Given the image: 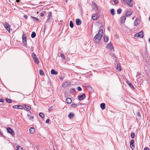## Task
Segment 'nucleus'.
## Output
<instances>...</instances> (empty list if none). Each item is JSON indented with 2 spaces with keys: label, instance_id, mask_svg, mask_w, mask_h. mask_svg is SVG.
Returning a JSON list of instances; mask_svg holds the SVG:
<instances>
[{
  "label": "nucleus",
  "instance_id": "obj_1",
  "mask_svg": "<svg viewBox=\"0 0 150 150\" xmlns=\"http://www.w3.org/2000/svg\"><path fill=\"white\" fill-rule=\"evenodd\" d=\"M124 4H127L129 7H132L133 4L132 0H121Z\"/></svg>",
  "mask_w": 150,
  "mask_h": 150
},
{
  "label": "nucleus",
  "instance_id": "obj_2",
  "mask_svg": "<svg viewBox=\"0 0 150 150\" xmlns=\"http://www.w3.org/2000/svg\"><path fill=\"white\" fill-rule=\"evenodd\" d=\"M101 38V35L100 36V35L98 36L97 35H96L93 39L94 42L96 43H99L100 41Z\"/></svg>",
  "mask_w": 150,
  "mask_h": 150
},
{
  "label": "nucleus",
  "instance_id": "obj_3",
  "mask_svg": "<svg viewBox=\"0 0 150 150\" xmlns=\"http://www.w3.org/2000/svg\"><path fill=\"white\" fill-rule=\"evenodd\" d=\"M3 24L6 29L9 32H10V25L7 22H5L3 23Z\"/></svg>",
  "mask_w": 150,
  "mask_h": 150
},
{
  "label": "nucleus",
  "instance_id": "obj_4",
  "mask_svg": "<svg viewBox=\"0 0 150 150\" xmlns=\"http://www.w3.org/2000/svg\"><path fill=\"white\" fill-rule=\"evenodd\" d=\"M22 36V40L24 44L26 45V44L27 43V37L25 34L23 32V33Z\"/></svg>",
  "mask_w": 150,
  "mask_h": 150
},
{
  "label": "nucleus",
  "instance_id": "obj_5",
  "mask_svg": "<svg viewBox=\"0 0 150 150\" xmlns=\"http://www.w3.org/2000/svg\"><path fill=\"white\" fill-rule=\"evenodd\" d=\"M86 95L85 94L83 93L82 95H79L78 96V98L80 100H83L86 97Z\"/></svg>",
  "mask_w": 150,
  "mask_h": 150
},
{
  "label": "nucleus",
  "instance_id": "obj_6",
  "mask_svg": "<svg viewBox=\"0 0 150 150\" xmlns=\"http://www.w3.org/2000/svg\"><path fill=\"white\" fill-rule=\"evenodd\" d=\"M7 130L8 132L10 133L11 135H13L14 134V131L10 127H8L7 128Z\"/></svg>",
  "mask_w": 150,
  "mask_h": 150
},
{
  "label": "nucleus",
  "instance_id": "obj_7",
  "mask_svg": "<svg viewBox=\"0 0 150 150\" xmlns=\"http://www.w3.org/2000/svg\"><path fill=\"white\" fill-rule=\"evenodd\" d=\"M134 139H132L130 142V147L132 150L134 149Z\"/></svg>",
  "mask_w": 150,
  "mask_h": 150
},
{
  "label": "nucleus",
  "instance_id": "obj_8",
  "mask_svg": "<svg viewBox=\"0 0 150 150\" xmlns=\"http://www.w3.org/2000/svg\"><path fill=\"white\" fill-rule=\"evenodd\" d=\"M13 107L18 109H23V108L21 105H14L13 106Z\"/></svg>",
  "mask_w": 150,
  "mask_h": 150
},
{
  "label": "nucleus",
  "instance_id": "obj_9",
  "mask_svg": "<svg viewBox=\"0 0 150 150\" xmlns=\"http://www.w3.org/2000/svg\"><path fill=\"white\" fill-rule=\"evenodd\" d=\"M69 82L68 81H66L63 83L62 85V87L65 88L67 86L69 85Z\"/></svg>",
  "mask_w": 150,
  "mask_h": 150
},
{
  "label": "nucleus",
  "instance_id": "obj_10",
  "mask_svg": "<svg viewBox=\"0 0 150 150\" xmlns=\"http://www.w3.org/2000/svg\"><path fill=\"white\" fill-rule=\"evenodd\" d=\"M140 23V21L139 19L137 18L134 22V25H138Z\"/></svg>",
  "mask_w": 150,
  "mask_h": 150
},
{
  "label": "nucleus",
  "instance_id": "obj_11",
  "mask_svg": "<svg viewBox=\"0 0 150 150\" xmlns=\"http://www.w3.org/2000/svg\"><path fill=\"white\" fill-rule=\"evenodd\" d=\"M76 24L77 25H79L81 24V20L79 19H76Z\"/></svg>",
  "mask_w": 150,
  "mask_h": 150
},
{
  "label": "nucleus",
  "instance_id": "obj_12",
  "mask_svg": "<svg viewBox=\"0 0 150 150\" xmlns=\"http://www.w3.org/2000/svg\"><path fill=\"white\" fill-rule=\"evenodd\" d=\"M66 103L69 104H70L71 103V100L69 98H67L66 99Z\"/></svg>",
  "mask_w": 150,
  "mask_h": 150
},
{
  "label": "nucleus",
  "instance_id": "obj_13",
  "mask_svg": "<svg viewBox=\"0 0 150 150\" xmlns=\"http://www.w3.org/2000/svg\"><path fill=\"white\" fill-rule=\"evenodd\" d=\"M139 37L143 38L144 37L143 32L142 31H141L139 33H138Z\"/></svg>",
  "mask_w": 150,
  "mask_h": 150
},
{
  "label": "nucleus",
  "instance_id": "obj_14",
  "mask_svg": "<svg viewBox=\"0 0 150 150\" xmlns=\"http://www.w3.org/2000/svg\"><path fill=\"white\" fill-rule=\"evenodd\" d=\"M92 6L94 10H97L98 9L97 5L95 3H93Z\"/></svg>",
  "mask_w": 150,
  "mask_h": 150
},
{
  "label": "nucleus",
  "instance_id": "obj_15",
  "mask_svg": "<svg viewBox=\"0 0 150 150\" xmlns=\"http://www.w3.org/2000/svg\"><path fill=\"white\" fill-rule=\"evenodd\" d=\"M103 30L102 29H100L98 33L96 35H100V36L101 35V37H102L103 36Z\"/></svg>",
  "mask_w": 150,
  "mask_h": 150
},
{
  "label": "nucleus",
  "instance_id": "obj_16",
  "mask_svg": "<svg viewBox=\"0 0 150 150\" xmlns=\"http://www.w3.org/2000/svg\"><path fill=\"white\" fill-rule=\"evenodd\" d=\"M125 19H126L125 16H123L121 18L120 23H124V22L125 20Z\"/></svg>",
  "mask_w": 150,
  "mask_h": 150
},
{
  "label": "nucleus",
  "instance_id": "obj_17",
  "mask_svg": "<svg viewBox=\"0 0 150 150\" xmlns=\"http://www.w3.org/2000/svg\"><path fill=\"white\" fill-rule=\"evenodd\" d=\"M126 83H127L131 88H132L133 89H134V88L133 86L132 85V83L129 82V81H126Z\"/></svg>",
  "mask_w": 150,
  "mask_h": 150
},
{
  "label": "nucleus",
  "instance_id": "obj_18",
  "mask_svg": "<svg viewBox=\"0 0 150 150\" xmlns=\"http://www.w3.org/2000/svg\"><path fill=\"white\" fill-rule=\"evenodd\" d=\"M35 131V129L33 127H31L30 128L29 131L31 133H33Z\"/></svg>",
  "mask_w": 150,
  "mask_h": 150
},
{
  "label": "nucleus",
  "instance_id": "obj_19",
  "mask_svg": "<svg viewBox=\"0 0 150 150\" xmlns=\"http://www.w3.org/2000/svg\"><path fill=\"white\" fill-rule=\"evenodd\" d=\"M51 73L52 74L56 75L57 74V72L54 69H52L51 70Z\"/></svg>",
  "mask_w": 150,
  "mask_h": 150
},
{
  "label": "nucleus",
  "instance_id": "obj_20",
  "mask_svg": "<svg viewBox=\"0 0 150 150\" xmlns=\"http://www.w3.org/2000/svg\"><path fill=\"white\" fill-rule=\"evenodd\" d=\"M107 47H109V48L110 49H112L113 48V46L111 43H109L107 44Z\"/></svg>",
  "mask_w": 150,
  "mask_h": 150
},
{
  "label": "nucleus",
  "instance_id": "obj_21",
  "mask_svg": "<svg viewBox=\"0 0 150 150\" xmlns=\"http://www.w3.org/2000/svg\"><path fill=\"white\" fill-rule=\"evenodd\" d=\"M104 39L105 42H107L108 40V36L106 35H104Z\"/></svg>",
  "mask_w": 150,
  "mask_h": 150
},
{
  "label": "nucleus",
  "instance_id": "obj_22",
  "mask_svg": "<svg viewBox=\"0 0 150 150\" xmlns=\"http://www.w3.org/2000/svg\"><path fill=\"white\" fill-rule=\"evenodd\" d=\"M33 60H34L35 62V63H36V64H38L40 62L39 61L38 58L37 57H35V58L33 59Z\"/></svg>",
  "mask_w": 150,
  "mask_h": 150
},
{
  "label": "nucleus",
  "instance_id": "obj_23",
  "mask_svg": "<svg viewBox=\"0 0 150 150\" xmlns=\"http://www.w3.org/2000/svg\"><path fill=\"white\" fill-rule=\"evenodd\" d=\"M132 13L131 11H127L125 14V15L127 16H128L131 15Z\"/></svg>",
  "mask_w": 150,
  "mask_h": 150
},
{
  "label": "nucleus",
  "instance_id": "obj_24",
  "mask_svg": "<svg viewBox=\"0 0 150 150\" xmlns=\"http://www.w3.org/2000/svg\"><path fill=\"white\" fill-rule=\"evenodd\" d=\"M105 104L104 103H102L100 105V108L102 110H104L105 109Z\"/></svg>",
  "mask_w": 150,
  "mask_h": 150
},
{
  "label": "nucleus",
  "instance_id": "obj_25",
  "mask_svg": "<svg viewBox=\"0 0 150 150\" xmlns=\"http://www.w3.org/2000/svg\"><path fill=\"white\" fill-rule=\"evenodd\" d=\"M48 18L47 19V21H49V20L50 19V18L52 17V13L51 12H49L48 13Z\"/></svg>",
  "mask_w": 150,
  "mask_h": 150
},
{
  "label": "nucleus",
  "instance_id": "obj_26",
  "mask_svg": "<svg viewBox=\"0 0 150 150\" xmlns=\"http://www.w3.org/2000/svg\"><path fill=\"white\" fill-rule=\"evenodd\" d=\"M76 91V90L74 88H72L70 90V92L71 93L73 94L74 92Z\"/></svg>",
  "mask_w": 150,
  "mask_h": 150
},
{
  "label": "nucleus",
  "instance_id": "obj_27",
  "mask_svg": "<svg viewBox=\"0 0 150 150\" xmlns=\"http://www.w3.org/2000/svg\"><path fill=\"white\" fill-rule=\"evenodd\" d=\"M96 14H93L92 16V18L94 20H97V16L96 17Z\"/></svg>",
  "mask_w": 150,
  "mask_h": 150
},
{
  "label": "nucleus",
  "instance_id": "obj_28",
  "mask_svg": "<svg viewBox=\"0 0 150 150\" xmlns=\"http://www.w3.org/2000/svg\"><path fill=\"white\" fill-rule=\"evenodd\" d=\"M74 117V114L72 113H70L68 115V117L70 118H72Z\"/></svg>",
  "mask_w": 150,
  "mask_h": 150
},
{
  "label": "nucleus",
  "instance_id": "obj_29",
  "mask_svg": "<svg viewBox=\"0 0 150 150\" xmlns=\"http://www.w3.org/2000/svg\"><path fill=\"white\" fill-rule=\"evenodd\" d=\"M36 35V33L35 32H33L31 35V37L32 38H34Z\"/></svg>",
  "mask_w": 150,
  "mask_h": 150
},
{
  "label": "nucleus",
  "instance_id": "obj_30",
  "mask_svg": "<svg viewBox=\"0 0 150 150\" xmlns=\"http://www.w3.org/2000/svg\"><path fill=\"white\" fill-rule=\"evenodd\" d=\"M31 18H32L33 19V20L34 21H36L37 22H38L39 20L38 18H37V17H34L31 16Z\"/></svg>",
  "mask_w": 150,
  "mask_h": 150
},
{
  "label": "nucleus",
  "instance_id": "obj_31",
  "mask_svg": "<svg viewBox=\"0 0 150 150\" xmlns=\"http://www.w3.org/2000/svg\"><path fill=\"white\" fill-rule=\"evenodd\" d=\"M71 107L72 108H76V107L77 106V104L74 103H73L71 105Z\"/></svg>",
  "mask_w": 150,
  "mask_h": 150
},
{
  "label": "nucleus",
  "instance_id": "obj_32",
  "mask_svg": "<svg viewBox=\"0 0 150 150\" xmlns=\"http://www.w3.org/2000/svg\"><path fill=\"white\" fill-rule=\"evenodd\" d=\"M111 13L112 15H113L115 14V11L114 9L113 8H112L110 10Z\"/></svg>",
  "mask_w": 150,
  "mask_h": 150
},
{
  "label": "nucleus",
  "instance_id": "obj_33",
  "mask_svg": "<svg viewBox=\"0 0 150 150\" xmlns=\"http://www.w3.org/2000/svg\"><path fill=\"white\" fill-rule=\"evenodd\" d=\"M69 25L71 28H73L74 27V24L73 22L71 21L70 22Z\"/></svg>",
  "mask_w": 150,
  "mask_h": 150
},
{
  "label": "nucleus",
  "instance_id": "obj_34",
  "mask_svg": "<svg viewBox=\"0 0 150 150\" xmlns=\"http://www.w3.org/2000/svg\"><path fill=\"white\" fill-rule=\"evenodd\" d=\"M117 69L118 71H121V68L119 64H117Z\"/></svg>",
  "mask_w": 150,
  "mask_h": 150
},
{
  "label": "nucleus",
  "instance_id": "obj_35",
  "mask_svg": "<svg viewBox=\"0 0 150 150\" xmlns=\"http://www.w3.org/2000/svg\"><path fill=\"white\" fill-rule=\"evenodd\" d=\"M39 73L41 75H43L44 74V71L41 69L40 70Z\"/></svg>",
  "mask_w": 150,
  "mask_h": 150
},
{
  "label": "nucleus",
  "instance_id": "obj_36",
  "mask_svg": "<svg viewBox=\"0 0 150 150\" xmlns=\"http://www.w3.org/2000/svg\"><path fill=\"white\" fill-rule=\"evenodd\" d=\"M39 115L42 118H44V114L42 112L39 113Z\"/></svg>",
  "mask_w": 150,
  "mask_h": 150
},
{
  "label": "nucleus",
  "instance_id": "obj_37",
  "mask_svg": "<svg viewBox=\"0 0 150 150\" xmlns=\"http://www.w3.org/2000/svg\"><path fill=\"white\" fill-rule=\"evenodd\" d=\"M17 150H24L21 146H16Z\"/></svg>",
  "mask_w": 150,
  "mask_h": 150
},
{
  "label": "nucleus",
  "instance_id": "obj_38",
  "mask_svg": "<svg viewBox=\"0 0 150 150\" xmlns=\"http://www.w3.org/2000/svg\"><path fill=\"white\" fill-rule=\"evenodd\" d=\"M122 11V9H121L120 8L118 9L117 10V14H120L121 13V12Z\"/></svg>",
  "mask_w": 150,
  "mask_h": 150
},
{
  "label": "nucleus",
  "instance_id": "obj_39",
  "mask_svg": "<svg viewBox=\"0 0 150 150\" xmlns=\"http://www.w3.org/2000/svg\"><path fill=\"white\" fill-rule=\"evenodd\" d=\"M6 100L7 102L9 103H11L12 102L11 100L8 98H6Z\"/></svg>",
  "mask_w": 150,
  "mask_h": 150
},
{
  "label": "nucleus",
  "instance_id": "obj_40",
  "mask_svg": "<svg viewBox=\"0 0 150 150\" xmlns=\"http://www.w3.org/2000/svg\"><path fill=\"white\" fill-rule=\"evenodd\" d=\"M32 55L33 59L35 58V57H37L36 55L34 53H33L32 54Z\"/></svg>",
  "mask_w": 150,
  "mask_h": 150
},
{
  "label": "nucleus",
  "instance_id": "obj_41",
  "mask_svg": "<svg viewBox=\"0 0 150 150\" xmlns=\"http://www.w3.org/2000/svg\"><path fill=\"white\" fill-rule=\"evenodd\" d=\"M24 106H25V107L28 109L30 110L31 109V107L29 106L28 105H24Z\"/></svg>",
  "mask_w": 150,
  "mask_h": 150
},
{
  "label": "nucleus",
  "instance_id": "obj_42",
  "mask_svg": "<svg viewBox=\"0 0 150 150\" xmlns=\"http://www.w3.org/2000/svg\"><path fill=\"white\" fill-rule=\"evenodd\" d=\"M131 136L132 138H134L135 136V134L133 132L131 134Z\"/></svg>",
  "mask_w": 150,
  "mask_h": 150
},
{
  "label": "nucleus",
  "instance_id": "obj_43",
  "mask_svg": "<svg viewBox=\"0 0 150 150\" xmlns=\"http://www.w3.org/2000/svg\"><path fill=\"white\" fill-rule=\"evenodd\" d=\"M137 115L139 117H140V116H141L140 111L139 109L138 110V111L137 113Z\"/></svg>",
  "mask_w": 150,
  "mask_h": 150
},
{
  "label": "nucleus",
  "instance_id": "obj_44",
  "mask_svg": "<svg viewBox=\"0 0 150 150\" xmlns=\"http://www.w3.org/2000/svg\"><path fill=\"white\" fill-rule=\"evenodd\" d=\"M61 57L64 59H65V57L63 53H61Z\"/></svg>",
  "mask_w": 150,
  "mask_h": 150
},
{
  "label": "nucleus",
  "instance_id": "obj_45",
  "mask_svg": "<svg viewBox=\"0 0 150 150\" xmlns=\"http://www.w3.org/2000/svg\"><path fill=\"white\" fill-rule=\"evenodd\" d=\"M53 106H51V107H50L48 109L49 111H51L53 110Z\"/></svg>",
  "mask_w": 150,
  "mask_h": 150
},
{
  "label": "nucleus",
  "instance_id": "obj_46",
  "mask_svg": "<svg viewBox=\"0 0 150 150\" xmlns=\"http://www.w3.org/2000/svg\"><path fill=\"white\" fill-rule=\"evenodd\" d=\"M77 89L79 91H81L82 89L81 87L79 86L77 87Z\"/></svg>",
  "mask_w": 150,
  "mask_h": 150
},
{
  "label": "nucleus",
  "instance_id": "obj_47",
  "mask_svg": "<svg viewBox=\"0 0 150 150\" xmlns=\"http://www.w3.org/2000/svg\"><path fill=\"white\" fill-rule=\"evenodd\" d=\"M113 1L114 3L116 4H117L118 3V1L117 0H113Z\"/></svg>",
  "mask_w": 150,
  "mask_h": 150
},
{
  "label": "nucleus",
  "instance_id": "obj_48",
  "mask_svg": "<svg viewBox=\"0 0 150 150\" xmlns=\"http://www.w3.org/2000/svg\"><path fill=\"white\" fill-rule=\"evenodd\" d=\"M23 17L25 19H26L28 18V16L27 15H24Z\"/></svg>",
  "mask_w": 150,
  "mask_h": 150
},
{
  "label": "nucleus",
  "instance_id": "obj_49",
  "mask_svg": "<svg viewBox=\"0 0 150 150\" xmlns=\"http://www.w3.org/2000/svg\"><path fill=\"white\" fill-rule=\"evenodd\" d=\"M144 150H150V149L147 147H145L144 148Z\"/></svg>",
  "mask_w": 150,
  "mask_h": 150
},
{
  "label": "nucleus",
  "instance_id": "obj_50",
  "mask_svg": "<svg viewBox=\"0 0 150 150\" xmlns=\"http://www.w3.org/2000/svg\"><path fill=\"white\" fill-rule=\"evenodd\" d=\"M50 121V120L49 119H47L46 121V123H48Z\"/></svg>",
  "mask_w": 150,
  "mask_h": 150
},
{
  "label": "nucleus",
  "instance_id": "obj_51",
  "mask_svg": "<svg viewBox=\"0 0 150 150\" xmlns=\"http://www.w3.org/2000/svg\"><path fill=\"white\" fill-rule=\"evenodd\" d=\"M4 101V100L3 99H0V103L1 102L2 103H3Z\"/></svg>",
  "mask_w": 150,
  "mask_h": 150
},
{
  "label": "nucleus",
  "instance_id": "obj_52",
  "mask_svg": "<svg viewBox=\"0 0 150 150\" xmlns=\"http://www.w3.org/2000/svg\"><path fill=\"white\" fill-rule=\"evenodd\" d=\"M138 33H136V34H135L134 35V36L135 37H139V35H138Z\"/></svg>",
  "mask_w": 150,
  "mask_h": 150
},
{
  "label": "nucleus",
  "instance_id": "obj_53",
  "mask_svg": "<svg viewBox=\"0 0 150 150\" xmlns=\"http://www.w3.org/2000/svg\"><path fill=\"white\" fill-rule=\"evenodd\" d=\"M34 118V117L32 116H30V117H29V119L30 120H32Z\"/></svg>",
  "mask_w": 150,
  "mask_h": 150
},
{
  "label": "nucleus",
  "instance_id": "obj_54",
  "mask_svg": "<svg viewBox=\"0 0 150 150\" xmlns=\"http://www.w3.org/2000/svg\"><path fill=\"white\" fill-rule=\"evenodd\" d=\"M40 16H44V14L43 13H40Z\"/></svg>",
  "mask_w": 150,
  "mask_h": 150
},
{
  "label": "nucleus",
  "instance_id": "obj_55",
  "mask_svg": "<svg viewBox=\"0 0 150 150\" xmlns=\"http://www.w3.org/2000/svg\"><path fill=\"white\" fill-rule=\"evenodd\" d=\"M87 87L89 90H90L91 89V87L88 86Z\"/></svg>",
  "mask_w": 150,
  "mask_h": 150
},
{
  "label": "nucleus",
  "instance_id": "obj_56",
  "mask_svg": "<svg viewBox=\"0 0 150 150\" xmlns=\"http://www.w3.org/2000/svg\"><path fill=\"white\" fill-rule=\"evenodd\" d=\"M141 74V73H139V72H138L137 75V76H140Z\"/></svg>",
  "mask_w": 150,
  "mask_h": 150
},
{
  "label": "nucleus",
  "instance_id": "obj_57",
  "mask_svg": "<svg viewBox=\"0 0 150 150\" xmlns=\"http://www.w3.org/2000/svg\"><path fill=\"white\" fill-rule=\"evenodd\" d=\"M82 103H77V105H80L81 104H82Z\"/></svg>",
  "mask_w": 150,
  "mask_h": 150
},
{
  "label": "nucleus",
  "instance_id": "obj_58",
  "mask_svg": "<svg viewBox=\"0 0 150 150\" xmlns=\"http://www.w3.org/2000/svg\"><path fill=\"white\" fill-rule=\"evenodd\" d=\"M27 117H30V114H28L27 115Z\"/></svg>",
  "mask_w": 150,
  "mask_h": 150
},
{
  "label": "nucleus",
  "instance_id": "obj_59",
  "mask_svg": "<svg viewBox=\"0 0 150 150\" xmlns=\"http://www.w3.org/2000/svg\"><path fill=\"white\" fill-rule=\"evenodd\" d=\"M60 79H61V80H63L64 78H63V77H62L61 76L60 77Z\"/></svg>",
  "mask_w": 150,
  "mask_h": 150
},
{
  "label": "nucleus",
  "instance_id": "obj_60",
  "mask_svg": "<svg viewBox=\"0 0 150 150\" xmlns=\"http://www.w3.org/2000/svg\"><path fill=\"white\" fill-rule=\"evenodd\" d=\"M31 5H32L33 6H37V4H32Z\"/></svg>",
  "mask_w": 150,
  "mask_h": 150
},
{
  "label": "nucleus",
  "instance_id": "obj_61",
  "mask_svg": "<svg viewBox=\"0 0 150 150\" xmlns=\"http://www.w3.org/2000/svg\"><path fill=\"white\" fill-rule=\"evenodd\" d=\"M20 0H16V1L17 2V3H18L19 2Z\"/></svg>",
  "mask_w": 150,
  "mask_h": 150
},
{
  "label": "nucleus",
  "instance_id": "obj_62",
  "mask_svg": "<svg viewBox=\"0 0 150 150\" xmlns=\"http://www.w3.org/2000/svg\"><path fill=\"white\" fill-rule=\"evenodd\" d=\"M107 28H108V30H110V28H109V27H108Z\"/></svg>",
  "mask_w": 150,
  "mask_h": 150
},
{
  "label": "nucleus",
  "instance_id": "obj_63",
  "mask_svg": "<svg viewBox=\"0 0 150 150\" xmlns=\"http://www.w3.org/2000/svg\"><path fill=\"white\" fill-rule=\"evenodd\" d=\"M149 42L150 43V38L149 39Z\"/></svg>",
  "mask_w": 150,
  "mask_h": 150
},
{
  "label": "nucleus",
  "instance_id": "obj_64",
  "mask_svg": "<svg viewBox=\"0 0 150 150\" xmlns=\"http://www.w3.org/2000/svg\"><path fill=\"white\" fill-rule=\"evenodd\" d=\"M149 20L150 21V17L149 18Z\"/></svg>",
  "mask_w": 150,
  "mask_h": 150
}]
</instances>
